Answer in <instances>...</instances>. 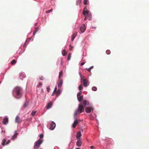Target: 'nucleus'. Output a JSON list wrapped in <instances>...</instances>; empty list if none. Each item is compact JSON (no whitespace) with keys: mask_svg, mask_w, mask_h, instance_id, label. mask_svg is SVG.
Instances as JSON below:
<instances>
[{"mask_svg":"<svg viewBox=\"0 0 149 149\" xmlns=\"http://www.w3.org/2000/svg\"><path fill=\"white\" fill-rule=\"evenodd\" d=\"M87 102L86 100H83L82 102L78 106V108L75 111L74 116L76 118L78 114L83 112L84 110V108L86 106Z\"/></svg>","mask_w":149,"mask_h":149,"instance_id":"obj_2","label":"nucleus"},{"mask_svg":"<svg viewBox=\"0 0 149 149\" xmlns=\"http://www.w3.org/2000/svg\"><path fill=\"white\" fill-rule=\"evenodd\" d=\"M55 92H54V91L53 92V93H52V96H53L54 95V93Z\"/></svg>","mask_w":149,"mask_h":149,"instance_id":"obj_49","label":"nucleus"},{"mask_svg":"<svg viewBox=\"0 0 149 149\" xmlns=\"http://www.w3.org/2000/svg\"><path fill=\"white\" fill-rule=\"evenodd\" d=\"M71 57V54L70 53L68 55V61H69L70 59V58Z\"/></svg>","mask_w":149,"mask_h":149,"instance_id":"obj_35","label":"nucleus"},{"mask_svg":"<svg viewBox=\"0 0 149 149\" xmlns=\"http://www.w3.org/2000/svg\"><path fill=\"white\" fill-rule=\"evenodd\" d=\"M2 132H3V130H2Z\"/></svg>","mask_w":149,"mask_h":149,"instance_id":"obj_52","label":"nucleus"},{"mask_svg":"<svg viewBox=\"0 0 149 149\" xmlns=\"http://www.w3.org/2000/svg\"><path fill=\"white\" fill-rule=\"evenodd\" d=\"M89 11L87 10L86 7V6L84 8L83 10V14L84 15H85L86 14V13H88Z\"/></svg>","mask_w":149,"mask_h":149,"instance_id":"obj_14","label":"nucleus"},{"mask_svg":"<svg viewBox=\"0 0 149 149\" xmlns=\"http://www.w3.org/2000/svg\"><path fill=\"white\" fill-rule=\"evenodd\" d=\"M58 81L59 82L58 84V86L59 88L62 86L63 83V81L62 79H59Z\"/></svg>","mask_w":149,"mask_h":149,"instance_id":"obj_12","label":"nucleus"},{"mask_svg":"<svg viewBox=\"0 0 149 149\" xmlns=\"http://www.w3.org/2000/svg\"><path fill=\"white\" fill-rule=\"evenodd\" d=\"M70 50H72V48H73V47L71 45H70Z\"/></svg>","mask_w":149,"mask_h":149,"instance_id":"obj_39","label":"nucleus"},{"mask_svg":"<svg viewBox=\"0 0 149 149\" xmlns=\"http://www.w3.org/2000/svg\"><path fill=\"white\" fill-rule=\"evenodd\" d=\"M87 19V17L86 16L84 19V20L86 21Z\"/></svg>","mask_w":149,"mask_h":149,"instance_id":"obj_48","label":"nucleus"},{"mask_svg":"<svg viewBox=\"0 0 149 149\" xmlns=\"http://www.w3.org/2000/svg\"><path fill=\"white\" fill-rule=\"evenodd\" d=\"M52 105V103L51 102H49L46 106L47 109H48L51 107Z\"/></svg>","mask_w":149,"mask_h":149,"instance_id":"obj_16","label":"nucleus"},{"mask_svg":"<svg viewBox=\"0 0 149 149\" xmlns=\"http://www.w3.org/2000/svg\"><path fill=\"white\" fill-rule=\"evenodd\" d=\"M83 88V87L81 85H79V90H81Z\"/></svg>","mask_w":149,"mask_h":149,"instance_id":"obj_28","label":"nucleus"},{"mask_svg":"<svg viewBox=\"0 0 149 149\" xmlns=\"http://www.w3.org/2000/svg\"><path fill=\"white\" fill-rule=\"evenodd\" d=\"M6 139H3L2 140V145L3 146H4L5 145V143L6 141Z\"/></svg>","mask_w":149,"mask_h":149,"instance_id":"obj_27","label":"nucleus"},{"mask_svg":"<svg viewBox=\"0 0 149 149\" xmlns=\"http://www.w3.org/2000/svg\"><path fill=\"white\" fill-rule=\"evenodd\" d=\"M63 73L62 71H61L59 73V79H61V78L62 77Z\"/></svg>","mask_w":149,"mask_h":149,"instance_id":"obj_21","label":"nucleus"},{"mask_svg":"<svg viewBox=\"0 0 149 149\" xmlns=\"http://www.w3.org/2000/svg\"><path fill=\"white\" fill-rule=\"evenodd\" d=\"M85 111L87 113H90L91 111H93V109L91 107H87L86 108Z\"/></svg>","mask_w":149,"mask_h":149,"instance_id":"obj_6","label":"nucleus"},{"mask_svg":"<svg viewBox=\"0 0 149 149\" xmlns=\"http://www.w3.org/2000/svg\"><path fill=\"white\" fill-rule=\"evenodd\" d=\"M18 134V133L16 131H15V134L13 136L12 139L13 140L15 138L17 137V135Z\"/></svg>","mask_w":149,"mask_h":149,"instance_id":"obj_17","label":"nucleus"},{"mask_svg":"<svg viewBox=\"0 0 149 149\" xmlns=\"http://www.w3.org/2000/svg\"><path fill=\"white\" fill-rule=\"evenodd\" d=\"M12 93L13 96L15 98L17 99H20L22 97V89L20 87L16 86L13 90Z\"/></svg>","mask_w":149,"mask_h":149,"instance_id":"obj_1","label":"nucleus"},{"mask_svg":"<svg viewBox=\"0 0 149 149\" xmlns=\"http://www.w3.org/2000/svg\"><path fill=\"white\" fill-rule=\"evenodd\" d=\"M36 111H34L32 112L31 113V115L33 116H34L35 115V114H36Z\"/></svg>","mask_w":149,"mask_h":149,"instance_id":"obj_33","label":"nucleus"},{"mask_svg":"<svg viewBox=\"0 0 149 149\" xmlns=\"http://www.w3.org/2000/svg\"><path fill=\"white\" fill-rule=\"evenodd\" d=\"M93 68V66H91L90 68H89L91 70Z\"/></svg>","mask_w":149,"mask_h":149,"instance_id":"obj_46","label":"nucleus"},{"mask_svg":"<svg viewBox=\"0 0 149 149\" xmlns=\"http://www.w3.org/2000/svg\"><path fill=\"white\" fill-rule=\"evenodd\" d=\"M81 132H78L76 135V137L77 138V139H82L81 138Z\"/></svg>","mask_w":149,"mask_h":149,"instance_id":"obj_11","label":"nucleus"},{"mask_svg":"<svg viewBox=\"0 0 149 149\" xmlns=\"http://www.w3.org/2000/svg\"><path fill=\"white\" fill-rule=\"evenodd\" d=\"M40 138H42L43 137V135L42 134H41L39 136Z\"/></svg>","mask_w":149,"mask_h":149,"instance_id":"obj_37","label":"nucleus"},{"mask_svg":"<svg viewBox=\"0 0 149 149\" xmlns=\"http://www.w3.org/2000/svg\"><path fill=\"white\" fill-rule=\"evenodd\" d=\"M106 52L107 54H109L111 53V52L109 50H107L106 51Z\"/></svg>","mask_w":149,"mask_h":149,"instance_id":"obj_34","label":"nucleus"},{"mask_svg":"<svg viewBox=\"0 0 149 149\" xmlns=\"http://www.w3.org/2000/svg\"><path fill=\"white\" fill-rule=\"evenodd\" d=\"M82 139H77V141L76 143V145L78 147H80L81 146L82 144Z\"/></svg>","mask_w":149,"mask_h":149,"instance_id":"obj_7","label":"nucleus"},{"mask_svg":"<svg viewBox=\"0 0 149 149\" xmlns=\"http://www.w3.org/2000/svg\"><path fill=\"white\" fill-rule=\"evenodd\" d=\"M61 89H58L57 91L56 92V94L57 96H58L61 94Z\"/></svg>","mask_w":149,"mask_h":149,"instance_id":"obj_20","label":"nucleus"},{"mask_svg":"<svg viewBox=\"0 0 149 149\" xmlns=\"http://www.w3.org/2000/svg\"><path fill=\"white\" fill-rule=\"evenodd\" d=\"M92 90L93 91H96L97 90V88H96V87H95V86L93 87L92 88Z\"/></svg>","mask_w":149,"mask_h":149,"instance_id":"obj_32","label":"nucleus"},{"mask_svg":"<svg viewBox=\"0 0 149 149\" xmlns=\"http://www.w3.org/2000/svg\"><path fill=\"white\" fill-rule=\"evenodd\" d=\"M81 0L78 1L77 2L76 4L77 5H79L81 3Z\"/></svg>","mask_w":149,"mask_h":149,"instance_id":"obj_30","label":"nucleus"},{"mask_svg":"<svg viewBox=\"0 0 149 149\" xmlns=\"http://www.w3.org/2000/svg\"><path fill=\"white\" fill-rule=\"evenodd\" d=\"M88 0H84V4L85 5H86L88 3Z\"/></svg>","mask_w":149,"mask_h":149,"instance_id":"obj_31","label":"nucleus"},{"mask_svg":"<svg viewBox=\"0 0 149 149\" xmlns=\"http://www.w3.org/2000/svg\"><path fill=\"white\" fill-rule=\"evenodd\" d=\"M15 121L17 123H20L22 122V120L18 116H17L15 119Z\"/></svg>","mask_w":149,"mask_h":149,"instance_id":"obj_9","label":"nucleus"},{"mask_svg":"<svg viewBox=\"0 0 149 149\" xmlns=\"http://www.w3.org/2000/svg\"><path fill=\"white\" fill-rule=\"evenodd\" d=\"M8 118L7 117H5L3 119L2 123L4 125H6L8 123Z\"/></svg>","mask_w":149,"mask_h":149,"instance_id":"obj_10","label":"nucleus"},{"mask_svg":"<svg viewBox=\"0 0 149 149\" xmlns=\"http://www.w3.org/2000/svg\"><path fill=\"white\" fill-rule=\"evenodd\" d=\"M28 102L26 101L23 105V107L24 108L26 107L28 105Z\"/></svg>","mask_w":149,"mask_h":149,"instance_id":"obj_22","label":"nucleus"},{"mask_svg":"<svg viewBox=\"0 0 149 149\" xmlns=\"http://www.w3.org/2000/svg\"><path fill=\"white\" fill-rule=\"evenodd\" d=\"M42 85V83L41 82H40L39 83V85H40V86H41V85Z\"/></svg>","mask_w":149,"mask_h":149,"instance_id":"obj_47","label":"nucleus"},{"mask_svg":"<svg viewBox=\"0 0 149 149\" xmlns=\"http://www.w3.org/2000/svg\"><path fill=\"white\" fill-rule=\"evenodd\" d=\"M82 92L81 91H80L77 94V96H79L81 95Z\"/></svg>","mask_w":149,"mask_h":149,"instance_id":"obj_36","label":"nucleus"},{"mask_svg":"<svg viewBox=\"0 0 149 149\" xmlns=\"http://www.w3.org/2000/svg\"><path fill=\"white\" fill-rule=\"evenodd\" d=\"M87 71H88L89 72H91V69H90L89 68L88 69H87Z\"/></svg>","mask_w":149,"mask_h":149,"instance_id":"obj_44","label":"nucleus"},{"mask_svg":"<svg viewBox=\"0 0 149 149\" xmlns=\"http://www.w3.org/2000/svg\"><path fill=\"white\" fill-rule=\"evenodd\" d=\"M40 79L41 80H42L44 79V77L42 76H41L40 77Z\"/></svg>","mask_w":149,"mask_h":149,"instance_id":"obj_38","label":"nucleus"},{"mask_svg":"<svg viewBox=\"0 0 149 149\" xmlns=\"http://www.w3.org/2000/svg\"><path fill=\"white\" fill-rule=\"evenodd\" d=\"M86 14L87 15V17L88 18L89 20H91L92 17L91 13L88 12V13H86Z\"/></svg>","mask_w":149,"mask_h":149,"instance_id":"obj_15","label":"nucleus"},{"mask_svg":"<svg viewBox=\"0 0 149 149\" xmlns=\"http://www.w3.org/2000/svg\"><path fill=\"white\" fill-rule=\"evenodd\" d=\"M95 148V146H92L91 147V149H94Z\"/></svg>","mask_w":149,"mask_h":149,"instance_id":"obj_42","label":"nucleus"},{"mask_svg":"<svg viewBox=\"0 0 149 149\" xmlns=\"http://www.w3.org/2000/svg\"><path fill=\"white\" fill-rule=\"evenodd\" d=\"M75 149H80L79 148H76Z\"/></svg>","mask_w":149,"mask_h":149,"instance_id":"obj_50","label":"nucleus"},{"mask_svg":"<svg viewBox=\"0 0 149 149\" xmlns=\"http://www.w3.org/2000/svg\"><path fill=\"white\" fill-rule=\"evenodd\" d=\"M88 81L86 79H84L83 80V85L84 87H87L88 86Z\"/></svg>","mask_w":149,"mask_h":149,"instance_id":"obj_13","label":"nucleus"},{"mask_svg":"<svg viewBox=\"0 0 149 149\" xmlns=\"http://www.w3.org/2000/svg\"><path fill=\"white\" fill-rule=\"evenodd\" d=\"M74 116L75 118L76 119L72 125V127L73 128H74L79 123V121H80V120H78L77 119V116H76V118L74 116Z\"/></svg>","mask_w":149,"mask_h":149,"instance_id":"obj_4","label":"nucleus"},{"mask_svg":"<svg viewBox=\"0 0 149 149\" xmlns=\"http://www.w3.org/2000/svg\"><path fill=\"white\" fill-rule=\"evenodd\" d=\"M47 90L48 92H49L50 90V88L49 87H47Z\"/></svg>","mask_w":149,"mask_h":149,"instance_id":"obj_40","label":"nucleus"},{"mask_svg":"<svg viewBox=\"0 0 149 149\" xmlns=\"http://www.w3.org/2000/svg\"><path fill=\"white\" fill-rule=\"evenodd\" d=\"M54 149H55V148H54Z\"/></svg>","mask_w":149,"mask_h":149,"instance_id":"obj_53","label":"nucleus"},{"mask_svg":"<svg viewBox=\"0 0 149 149\" xmlns=\"http://www.w3.org/2000/svg\"><path fill=\"white\" fill-rule=\"evenodd\" d=\"M77 97L78 101L80 102L83 99V96L82 95H81L80 96H77Z\"/></svg>","mask_w":149,"mask_h":149,"instance_id":"obj_18","label":"nucleus"},{"mask_svg":"<svg viewBox=\"0 0 149 149\" xmlns=\"http://www.w3.org/2000/svg\"><path fill=\"white\" fill-rule=\"evenodd\" d=\"M10 142V140H8L6 142V144H8Z\"/></svg>","mask_w":149,"mask_h":149,"instance_id":"obj_43","label":"nucleus"},{"mask_svg":"<svg viewBox=\"0 0 149 149\" xmlns=\"http://www.w3.org/2000/svg\"><path fill=\"white\" fill-rule=\"evenodd\" d=\"M85 62H84V63H81V65H83L85 64Z\"/></svg>","mask_w":149,"mask_h":149,"instance_id":"obj_45","label":"nucleus"},{"mask_svg":"<svg viewBox=\"0 0 149 149\" xmlns=\"http://www.w3.org/2000/svg\"><path fill=\"white\" fill-rule=\"evenodd\" d=\"M27 40H26V42H25V43H26L27 42Z\"/></svg>","mask_w":149,"mask_h":149,"instance_id":"obj_51","label":"nucleus"},{"mask_svg":"<svg viewBox=\"0 0 149 149\" xmlns=\"http://www.w3.org/2000/svg\"><path fill=\"white\" fill-rule=\"evenodd\" d=\"M79 74L81 77V81H83V80L84 79V76L81 75L80 73H79Z\"/></svg>","mask_w":149,"mask_h":149,"instance_id":"obj_26","label":"nucleus"},{"mask_svg":"<svg viewBox=\"0 0 149 149\" xmlns=\"http://www.w3.org/2000/svg\"><path fill=\"white\" fill-rule=\"evenodd\" d=\"M56 124L54 122H52L50 124V129L51 130H53L56 127Z\"/></svg>","mask_w":149,"mask_h":149,"instance_id":"obj_8","label":"nucleus"},{"mask_svg":"<svg viewBox=\"0 0 149 149\" xmlns=\"http://www.w3.org/2000/svg\"><path fill=\"white\" fill-rule=\"evenodd\" d=\"M53 10L52 8H51V9H50V10H48V11H47L46 12V13H49L50 12H52V11Z\"/></svg>","mask_w":149,"mask_h":149,"instance_id":"obj_29","label":"nucleus"},{"mask_svg":"<svg viewBox=\"0 0 149 149\" xmlns=\"http://www.w3.org/2000/svg\"><path fill=\"white\" fill-rule=\"evenodd\" d=\"M35 31L34 32H33V35H35L36 33V32L38 31H39V29L38 28H35Z\"/></svg>","mask_w":149,"mask_h":149,"instance_id":"obj_24","label":"nucleus"},{"mask_svg":"<svg viewBox=\"0 0 149 149\" xmlns=\"http://www.w3.org/2000/svg\"><path fill=\"white\" fill-rule=\"evenodd\" d=\"M17 61L15 60H13L11 62L10 64L12 65H13L15 64Z\"/></svg>","mask_w":149,"mask_h":149,"instance_id":"obj_23","label":"nucleus"},{"mask_svg":"<svg viewBox=\"0 0 149 149\" xmlns=\"http://www.w3.org/2000/svg\"><path fill=\"white\" fill-rule=\"evenodd\" d=\"M86 29L85 25L84 24H82L80 28V30L81 33L84 32Z\"/></svg>","mask_w":149,"mask_h":149,"instance_id":"obj_5","label":"nucleus"},{"mask_svg":"<svg viewBox=\"0 0 149 149\" xmlns=\"http://www.w3.org/2000/svg\"><path fill=\"white\" fill-rule=\"evenodd\" d=\"M66 52L64 49L62 51V54L63 56H65L66 54Z\"/></svg>","mask_w":149,"mask_h":149,"instance_id":"obj_25","label":"nucleus"},{"mask_svg":"<svg viewBox=\"0 0 149 149\" xmlns=\"http://www.w3.org/2000/svg\"><path fill=\"white\" fill-rule=\"evenodd\" d=\"M57 87H56L54 88V92H56L57 91Z\"/></svg>","mask_w":149,"mask_h":149,"instance_id":"obj_41","label":"nucleus"},{"mask_svg":"<svg viewBox=\"0 0 149 149\" xmlns=\"http://www.w3.org/2000/svg\"><path fill=\"white\" fill-rule=\"evenodd\" d=\"M77 34V32L75 33H74L72 34V36L71 37V40L73 41Z\"/></svg>","mask_w":149,"mask_h":149,"instance_id":"obj_19","label":"nucleus"},{"mask_svg":"<svg viewBox=\"0 0 149 149\" xmlns=\"http://www.w3.org/2000/svg\"><path fill=\"white\" fill-rule=\"evenodd\" d=\"M42 142L43 140L41 139H39L37 141H36L34 143V149H37L38 148Z\"/></svg>","mask_w":149,"mask_h":149,"instance_id":"obj_3","label":"nucleus"}]
</instances>
